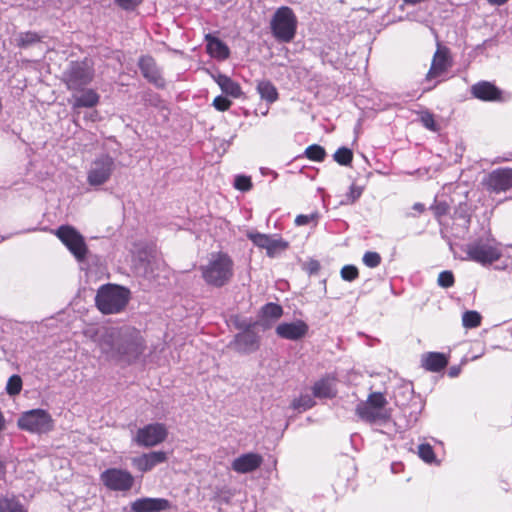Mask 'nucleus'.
Segmentation results:
<instances>
[{
	"mask_svg": "<svg viewBox=\"0 0 512 512\" xmlns=\"http://www.w3.org/2000/svg\"><path fill=\"white\" fill-rule=\"evenodd\" d=\"M99 346L104 353L127 364L138 360L146 350L141 331L132 326L107 328L99 339Z\"/></svg>",
	"mask_w": 512,
	"mask_h": 512,
	"instance_id": "1",
	"label": "nucleus"
},
{
	"mask_svg": "<svg viewBox=\"0 0 512 512\" xmlns=\"http://www.w3.org/2000/svg\"><path fill=\"white\" fill-rule=\"evenodd\" d=\"M201 276L208 286L221 288L227 285L234 276V261L223 251L209 255L206 264L200 266Z\"/></svg>",
	"mask_w": 512,
	"mask_h": 512,
	"instance_id": "2",
	"label": "nucleus"
},
{
	"mask_svg": "<svg viewBox=\"0 0 512 512\" xmlns=\"http://www.w3.org/2000/svg\"><path fill=\"white\" fill-rule=\"evenodd\" d=\"M130 290L117 284L100 286L95 296V306L103 315L123 312L130 300Z\"/></svg>",
	"mask_w": 512,
	"mask_h": 512,
	"instance_id": "3",
	"label": "nucleus"
},
{
	"mask_svg": "<svg viewBox=\"0 0 512 512\" xmlns=\"http://www.w3.org/2000/svg\"><path fill=\"white\" fill-rule=\"evenodd\" d=\"M298 19L293 9L279 7L270 20L272 36L280 43H290L296 36Z\"/></svg>",
	"mask_w": 512,
	"mask_h": 512,
	"instance_id": "4",
	"label": "nucleus"
},
{
	"mask_svg": "<svg viewBox=\"0 0 512 512\" xmlns=\"http://www.w3.org/2000/svg\"><path fill=\"white\" fill-rule=\"evenodd\" d=\"M20 429L37 434L48 433L53 429L51 415L43 409H33L22 413L17 421Z\"/></svg>",
	"mask_w": 512,
	"mask_h": 512,
	"instance_id": "5",
	"label": "nucleus"
},
{
	"mask_svg": "<svg viewBox=\"0 0 512 512\" xmlns=\"http://www.w3.org/2000/svg\"><path fill=\"white\" fill-rule=\"evenodd\" d=\"M468 258L482 265L498 261L502 252L499 244L489 239H478L469 244L466 249Z\"/></svg>",
	"mask_w": 512,
	"mask_h": 512,
	"instance_id": "6",
	"label": "nucleus"
},
{
	"mask_svg": "<svg viewBox=\"0 0 512 512\" xmlns=\"http://www.w3.org/2000/svg\"><path fill=\"white\" fill-rule=\"evenodd\" d=\"M55 235L78 261H83L86 258L88 248L84 237L74 227L61 225L56 229Z\"/></svg>",
	"mask_w": 512,
	"mask_h": 512,
	"instance_id": "7",
	"label": "nucleus"
},
{
	"mask_svg": "<svg viewBox=\"0 0 512 512\" xmlns=\"http://www.w3.org/2000/svg\"><path fill=\"white\" fill-rule=\"evenodd\" d=\"M115 169L114 159L104 154L97 157L91 164L87 174V182L90 186L96 187L105 184Z\"/></svg>",
	"mask_w": 512,
	"mask_h": 512,
	"instance_id": "8",
	"label": "nucleus"
},
{
	"mask_svg": "<svg viewBox=\"0 0 512 512\" xmlns=\"http://www.w3.org/2000/svg\"><path fill=\"white\" fill-rule=\"evenodd\" d=\"M482 185L492 193L507 192L512 189V168L500 167L492 170L484 177Z\"/></svg>",
	"mask_w": 512,
	"mask_h": 512,
	"instance_id": "9",
	"label": "nucleus"
},
{
	"mask_svg": "<svg viewBox=\"0 0 512 512\" xmlns=\"http://www.w3.org/2000/svg\"><path fill=\"white\" fill-rule=\"evenodd\" d=\"M94 78L91 66H71L64 74L63 81L68 90L80 91Z\"/></svg>",
	"mask_w": 512,
	"mask_h": 512,
	"instance_id": "10",
	"label": "nucleus"
},
{
	"mask_svg": "<svg viewBox=\"0 0 512 512\" xmlns=\"http://www.w3.org/2000/svg\"><path fill=\"white\" fill-rule=\"evenodd\" d=\"M100 479L108 489L113 491H128L134 483V478L130 472L117 468L103 471Z\"/></svg>",
	"mask_w": 512,
	"mask_h": 512,
	"instance_id": "11",
	"label": "nucleus"
},
{
	"mask_svg": "<svg viewBox=\"0 0 512 512\" xmlns=\"http://www.w3.org/2000/svg\"><path fill=\"white\" fill-rule=\"evenodd\" d=\"M247 237L252 243L260 249H265L266 254L270 258H274L279 253L285 251L289 247L288 241L281 237H273L268 234H262L259 232H250Z\"/></svg>",
	"mask_w": 512,
	"mask_h": 512,
	"instance_id": "12",
	"label": "nucleus"
},
{
	"mask_svg": "<svg viewBox=\"0 0 512 512\" xmlns=\"http://www.w3.org/2000/svg\"><path fill=\"white\" fill-rule=\"evenodd\" d=\"M167 435L168 432L164 424H148L138 429L135 441L140 446L153 447L165 441Z\"/></svg>",
	"mask_w": 512,
	"mask_h": 512,
	"instance_id": "13",
	"label": "nucleus"
},
{
	"mask_svg": "<svg viewBox=\"0 0 512 512\" xmlns=\"http://www.w3.org/2000/svg\"><path fill=\"white\" fill-rule=\"evenodd\" d=\"M309 331V327L303 320H297L290 323H281L276 327V334L282 338L297 341L304 338Z\"/></svg>",
	"mask_w": 512,
	"mask_h": 512,
	"instance_id": "14",
	"label": "nucleus"
},
{
	"mask_svg": "<svg viewBox=\"0 0 512 512\" xmlns=\"http://www.w3.org/2000/svg\"><path fill=\"white\" fill-rule=\"evenodd\" d=\"M470 91L474 98L481 101L494 102L502 99V91L488 81H480L473 84Z\"/></svg>",
	"mask_w": 512,
	"mask_h": 512,
	"instance_id": "15",
	"label": "nucleus"
},
{
	"mask_svg": "<svg viewBox=\"0 0 512 512\" xmlns=\"http://www.w3.org/2000/svg\"><path fill=\"white\" fill-rule=\"evenodd\" d=\"M262 463V455L250 452L242 454L239 457L235 458L232 461L231 467L237 473L247 474L260 468Z\"/></svg>",
	"mask_w": 512,
	"mask_h": 512,
	"instance_id": "16",
	"label": "nucleus"
},
{
	"mask_svg": "<svg viewBox=\"0 0 512 512\" xmlns=\"http://www.w3.org/2000/svg\"><path fill=\"white\" fill-rule=\"evenodd\" d=\"M256 325L257 323H249L243 332L235 336V344L240 351L248 353L259 348L260 337L252 330Z\"/></svg>",
	"mask_w": 512,
	"mask_h": 512,
	"instance_id": "17",
	"label": "nucleus"
},
{
	"mask_svg": "<svg viewBox=\"0 0 512 512\" xmlns=\"http://www.w3.org/2000/svg\"><path fill=\"white\" fill-rule=\"evenodd\" d=\"M167 455L163 451L144 453L132 459L133 465L140 472H148L156 465L166 462Z\"/></svg>",
	"mask_w": 512,
	"mask_h": 512,
	"instance_id": "18",
	"label": "nucleus"
},
{
	"mask_svg": "<svg viewBox=\"0 0 512 512\" xmlns=\"http://www.w3.org/2000/svg\"><path fill=\"white\" fill-rule=\"evenodd\" d=\"M169 508L170 502L164 498H140L131 505L133 512H160Z\"/></svg>",
	"mask_w": 512,
	"mask_h": 512,
	"instance_id": "19",
	"label": "nucleus"
},
{
	"mask_svg": "<svg viewBox=\"0 0 512 512\" xmlns=\"http://www.w3.org/2000/svg\"><path fill=\"white\" fill-rule=\"evenodd\" d=\"M72 95V108H93L100 102V95L94 89H82Z\"/></svg>",
	"mask_w": 512,
	"mask_h": 512,
	"instance_id": "20",
	"label": "nucleus"
},
{
	"mask_svg": "<svg viewBox=\"0 0 512 512\" xmlns=\"http://www.w3.org/2000/svg\"><path fill=\"white\" fill-rule=\"evenodd\" d=\"M282 315V306L277 303L269 302L261 307L259 311V320L256 323L264 329H268L271 327L272 323L280 319Z\"/></svg>",
	"mask_w": 512,
	"mask_h": 512,
	"instance_id": "21",
	"label": "nucleus"
},
{
	"mask_svg": "<svg viewBox=\"0 0 512 512\" xmlns=\"http://www.w3.org/2000/svg\"><path fill=\"white\" fill-rule=\"evenodd\" d=\"M356 414L362 420L375 423L377 421H387L390 418L389 411H379L376 408H372L368 403L360 402L356 407Z\"/></svg>",
	"mask_w": 512,
	"mask_h": 512,
	"instance_id": "22",
	"label": "nucleus"
},
{
	"mask_svg": "<svg viewBox=\"0 0 512 512\" xmlns=\"http://www.w3.org/2000/svg\"><path fill=\"white\" fill-rule=\"evenodd\" d=\"M335 377L326 375L316 381L312 387L313 396L316 398H333L337 394L334 387Z\"/></svg>",
	"mask_w": 512,
	"mask_h": 512,
	"instance_id": "23",
	"label": "nucleus"
},
{
	"mask_svg": "<svg viewBox=\"0 0 512 512\" xmlns=\"http://www.w3.org/2000/svg\"><path fill=\"white\" fill-rule=\"evenodd\" d=\"M422 367L430 372H440L449 363L448 357L440 352H428L422 356Z\"/></svg>",
	"mask_w": 512,
	"mask_h": 512,
	"instance_id": "24",
	"label": "nucleus"
},
{
	"mask_svg": "<svg viewBox=\"0 0 512 512\" xmlns=\"http://www.w3.org/2000/svg\"><path fill=\"white\" fill-rule=\"evenodd\" d=\"M206 40V49L207 52L218 61H223L229 56V48L228 46L218 39L217 37L212 36L211 34L205 35Z\"/></svg>",
	"mask_w": 512,
	"mask_h": 512,
	"instance_id": "25",
	"label": "nucleus"
},
{
	"mask_svg": "<svg viewBox=\"0 0 512 512\" xmlns=\"http://www.w3.org/2000/svg\"><path fill=\"white\" fill-rule=\"evenodd\" d=\"M216 83L221 88L222 92L225 94L233 97L238 98L242 94V90L240 85L233 81L231 78H229L226 75L218 74L217 76H213Z\"/></svg>",
	"mask_w": 512,
	"mask_h": 512,
	"instance_id": "26",
	"label": "nucleus"
},
{
	"mask_svg": "<svg viewBox=\"0 0 512 512\" xmlns=\"http://www.w3.org/2000/svg\"><path fill=\"white\" fill-rule=\"evenodd\" d=\"M257 92L262 100L269 104L276 102L279 98L277 88L268 80H261L257 83Z\"/></svg>",
	"mask_w": 512,
	"mask_h": 512,
	"instance_id": "27",
	"label": "nucleus"
},
{
	"mask_svg": "<svg viewBox=\"0 0 512 512\" xmlns=\"http://www.w3.org/2000/svg\"><path fill=\"white\" fill-rule=\"evenodd\" d=\"M143 76L158 88L165 86V80L162 77L158 66H140Z\"/></svg>",
	"mask_w": 512,
	"mask_h": 512,
	"instance_id": "28",
	"label": "nucleus"
},
{
	"mask_svg": "<svg viewBox=\"0 0 512 512\" xmlns=\"http://www.w3.org/2000/svg\"><path fill=\"white\" fill-rule=\"evenodd\" d=\"M42 40V36L36 32H21L16 37V45L19 48L26 49L37 43H40Z\"/></svg>",
	"mask_w": 512,
	"mask_h": 512,
	"instance_id": "29",
	"label": "nucleus"
},
{
	"mask_svg": "<svg viewBox=\"0 0 512 512\" xmlns=\"http://www.w3.org/2000/svg\"><path fill=\"white\" fill-rule=\"evenodd\" d=\"M0 512H27L16 497H0Z\"/></svg>",
	"mask_w": 512,
	"mask_h": 512,
	"instance_id": "30",
	"label": "nucleus"
},
{
	"mask_svg": "<svg viewBox=\"0 0 512 512\" xmlns=\"http://www.w3.org/2000/svg\"><path fill=\"white\" fill-rule=\"evenodd\" d=\"M307 159L314 162H323L327 156L324 147L318 144L309 145L304 152Z\"/></svg>",
	"mask_w": 512,
	"mask_h": 512,
	"instance_id": "31",
	"label": "nucleus"
},
{
	"mask_svg": "<svg viewBox=\"0 0 512 512\" xmlns=\"http://www.w3.org/2000/svg\"><path fill=\"white\" fill-rule=\"evenodd\" d=\"M450 49L440 42H437V49L433 55L431 64H449L451 61Z\"/></svg>",
	"mask_w": 512,
	"mask_h": 512,
	"instance_id": "32",
	"label": "nucleus"
},
{
	"mask_svg": "<svg viewBox=\"0 0 512 512\" xmlns=\"http://www.w3.org/2000/svg\"><path fill=\"white\" fill-rule=\"evenodd\" d=\"M333 158L339 165L349 166L353 161V152L347 147H340L333 154Z\"/></svg>",
	"mask_w": 512,
	"mask_h": 512,
	"instance_id": "33",
	"label": "nucleus"
},
{
	"mask_svg": "<svg viewBox=\"0 0 512 512\" xmlns=\"http://www.w3.org/2000/svg\"><path fill=\"white\" fill-rule=\"evenodd\" d=\"M365 402L372 406V408H376L379 411H388L385 408L386 405L388 404L387 399L381 392L370 393Z\"/></svg>",
	"mask_w": 512,
	"mask_h": 512,
	"instance_id": "34",
	"label": "nucleus"
},
{
	"mask_svg": "<svg viewBox=\"0 0 512 512\" xmlns=\"http://www.w3.org/2000/svg\"><path fill=\"white\" fill-rule=\"evenodd\" d=\"M314 405V399L308 394L300 395L298 398H295L291 403L292 409L298 411H306L312 408Z\"/></svg>",
	"mask_w": 512,
	"mask_h": 512,
	"instance_id": "35",
	"label": "nucleus"
},
{
	"mask_svg": "<svg viewBox=\"0 0 512 512\" xmlns=\"http://www.w3.org/2000/svg\"><path fill=\"white\" fill-rule=\"evenodd\" d=\"M481 320V315L474 310L466 311L462 316V323L466 328H476L480 326Z\"/></svg>",
	"mask_w": 512,
	"mask_h": 512,
	"instance_id": "36",
	"label": "nucleus"
},
{
	"mask_svg": "<svg viewBox=\"0 0 512 512\" xmlns=\"http://www.w3.org/2000/svg\"><path fill=\"white\" fill-rule=\"evenodd\" d=\"M22 390V379L19 375H12L7 382L6 391L9 395H18Z\"/></svg>",
	"mask_w": 512,
	"mask_h": 512,
	"instance_id": "37",
	"label": "nucleus"
},
{
	"mask_svg": "<svg viewBox=\"0 0 512 512\" xmlns=\"http://www.w3.org/2000/svg\"><path fill=\"white\" fill-rule=\"evenodd\" d=\"M363 263L369 268H376L381 264L382 257L378 252L367 251L362 258Z\"/></svg>",
	"mask_w": 512,
	"mask_h": 512,
	"instance_id": "38",
	"label": "nucleus"
},
{
	"mask_svg": "<svg viewBox=\"0 0 512 512\" xmlns=\"http://www.w3.org/2000/svg\"><path fill=\"white\" fill-rule=\"evenodd\" d=\"M437 283L442 288H450L455 283V277L452 271L445 270L439 273Z\"/></svg>",
	"mask_w": 512,
	"mask_h": 512,
	"instance_id": "39",
	"label": "nucleus"
},
{
	"mask_svg": "<svg viewBox=\"0 0 512 512\" xmlns=\"http://www.w3.org/2000/svg\"><path fill=\"white\" fill-rule=\"evenodd\" d=\"M341 277L345 281L352 282L359 277L358 268L354 265H345L340 271Z\"/></svg>",
	"mask_w": 512,
	"mask_h": 512,
	"instance_id": "40",
	"label": "nucleus"
},
{
	"mask_svg": "<svg viewBox=\"0 0 512 512\" xmlns=\"http://www.w3.org/2000/svg\"><path fill=\"white\" fill-rule=\"evenodd\" d=\"M419 457L425 462H432L435 458V453L430 444H421L418 447Z\"/></svg>",
	"mask_w": 512,
	"mask_h": 512,
	"instance_id": "41",
	"label": "nucleus"
},
{
	"mask_svg": "<svg viewBox=\"0 0 512 512\" xmlns=\"http://www.w3.org/2000/svg\"><path fill=\"white\" fill-rule=\"evenodd\" d=\"M252 186V181L249 176L239 175L235 178L234 187L237 190L246 192L251 190Z\"/></svg>",
	"mask_w": 512,
	"mask_h": 512,
	"instance_id": "42",
	"label": "nucleus"
},
{
	"mask_svg": "<svg viewBox=\"0 0 512 512\" xmlns=\"http://www.w3.org/2000/svg\"><path fill=\"white\" fill-rule=\"evenodd\" d=\"M212 105L216 110L220 112H225L230 109L232 101L229 100L227 97L217 96L214 98Z\"/></svg>",
	"mask_w": 512,
	"mask_h": 512,
	"instance_id": "43",
	"label": "nucleus"
},
{
	"mask_svg": "<svg viewBox=\"0 0 512 512\" xmlns=\"http://www.w3.org/2000/svg\"><path fill=\"white\" fill-rule=\"evenodd\" d=\"M430 209L432 210L434 216L437 219H440L441 217L448 214L449 205L444 201H442V202L435 201V203L430 207Z\"/></svg>",
	"mask_w": 512,
	"mask_h": 512,
	"instance_id": "44",
	"label": "nucleus"
},
{
	"mask_svg": "<svg viewBox=\"0 0 512 512\" xmlns=\"http://www.w3.org/2000/svg\"><path fill=\"white\" fill-rule=\"evenodd\" d=\"M420 121L425 128L431 131H437V124L432 113L428 111L423 112L420 116Z\"/></svg>",
	"mask_w": 512,
	"mask_h": 512,
	"instance_id": "45",
	"label": "nucleus"
},
{
	"mask_svg": "<svg viewBox=\"0 0 512 512\" xmlns=\"http://www.w3.org/2000/svg\"><path fill=\"white\" fill-rule=\"evenodd\" d=\"M317 218H318L317 213H313L310 215L300 214V215L296 216L294 222H295V225H297V226H304V225H308L311 222L317 221Z\"/></svg>",
	"mask_w": 512,
	"mask_h": 512,
	"instance_id": "46",
	"label": "nucleus"
},
{
	"mask_svg": "<svg viewBox=\"0 0 512 512\" xmlns=\"http://www.w3.org/2000/svg\"><path fill=\"white\" fill-rule=\"evenodd\" d=\"M363 193V187L353 183L349 188V193L347 194V198L351 203H354Z\"/></svg>",
	"mask_w": 512,
	"mask_h": 512,
	"instance_id": "47",
	"label": "nucleus"
},
{
	"mask_svg": "<svg viewBox=\"0 0 512 512\" xmlns=\"http://www.w3.org/2000/svg\"><path fill=\"white\" fill-rule=\"evenodd\" d=\"M143 0H115V3L123 10H134Z\"/></svg>",
	"mask_w": 512,
	"mask_h": 512,
	"instance_id": "48",
	"label": "nucleus"
},
{
	"mask_svg": "<svg viewBox=\"0 0 512 512\" xmlns=\"http://www.w3.org/2000/svg\"><path fill=\"white\" fill-rule=\"evenodd\" d=\"M320 269H321L320 262L318 260H316V259H310L305 264V271L309 275L317 274L320 271Z\"/></svg>",
	"mask_w": 512,
	"mask_h": 512,
	"instance_id": "49",
	"label": "nucleus"
},
{
	"mask_svg": "<svg viewBox=\"0 0 512 512\" xmlns=\"http://www.w3.org/2000/svg\"><path fill=\"white\" fill-rule=\"evenodd\" d=\"M447 66H430L427 73V79L439 77L446 73Z\"/></svg>",
	"mask_w": 512,
	"mask_h": 512,
	"instance_id": "50",
	"label": "nucleus"
},
{
	"mask_svg": "<svg viewBox=\"0 0 512 512\" xmlns=\"http://www.w3.org/2000/svg\"><path fill=\"white\" fill-rule=\"evenodd\" d=\"M509 0H487V2L491 5L502 6L507 3Z\"/></svg>",
	"mask_w": 512,
	"mask_h": 512,
	"instance_id": "51",
	"label": "nucleus"
},
{
	"mask_svg": "<svg viewBox=\"0 0 512 512\" xmlns=\"http://www.w3.org/2000/svg\"><path fill=\"white\" fill-rule=\"evenodd\" d=\"M413 209L416 210L419 213H423L425 211V206L422 203H415L413 205Z\"/></svg>",
	"mask_w": 512,
	"mask_h": 512,
	"instance_id": "52",
	"label": "nucleus"
},
{
	"mask_svg": "<svg viewBox=\"0 0 512 512\" xmlns=\"http://www.w3.org/2000/svg\"><path fill=\"white\" fill-rule=\"evenodd\" d=\"M5 424H6V421H5L4 415H3L2 411L0 410V432L5 429Z\"/></svg>",
	"mask_w": 512,
	"mask_h": 512,
	"instance_id": "53",
	"label": "nucleus"
},
{
	"mask_svg": "<svg viewBox=\"0 0 512 512\" xmlns=\"http://www.w3.org/2000/svg\"><path fill=\"white\" fill-rule=\"evenodd\" d=\"M5 473H6V465L2 460H0V479L4 477Z\"/></svg>",
	"mask_w": 512,
	"mask_h": 512,
	"instance_id": "54",
	"label": "nucleus"
},
{
	"mask_svg": "<svg viewBox=\"0 0 512 512\" xmlns=\"http://www.w3.org/2000/svg\"><path fill=\"white\" fill-rule=\"evenodd\" d=\"M98 118H99V113H98V111H96V110L92 111V112L89 114V119H90L91 121H96Z\"/></svg>",
	"mask_w": 512,
	"mask_h": 512,
	"instance_id": "55",
	"label": "nucleus"
}]
</instances>
